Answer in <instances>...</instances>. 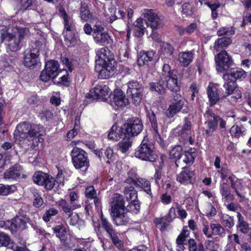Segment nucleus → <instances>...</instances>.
<instances>
[{
	"label": "nucleus",
	"instance_id": "47",
	"mask_svg": "<svg viewBox=\"0 0 251 251\" xmlns=\"http://www.w3.org/2000/svg\"><path fill=\"white\" fill-rule=\"evenodd\" d=\"M210 228L212 230V233L215 235L223 237L226 235L225 229L219 224H211Z\"/></svg>",
	"mask_w": 251,
	"mask_h": 251
},
{
	"label": "nucleus",
	"instance_id": "31",
	"mask_svg": "<svg viewBox=\"0 0 251 251\" xmlns=\"http://www.w3.org/2000/svg\"><path fill=\"white\" fill-rule=\"evenodd\" d=\"M113 103L118 107L126 105L128 103V100L126 98L124 92L121 90L115 92Z\"/></svg>",
	"mask_w": 251,
	"mask_h": 251
},
{
	"label": "nucleus",
	"instance_id": "28",
	"mask_svg": "<svg viewBox=\"0 0 251 251\" xmlns=\"http://www.w3.org/2000/svg\"><path fill=\"white\" fill-rule=\"evenodd\" d=\"M155 52L153 50L141 52L138 55L137 63L140 66L148 65L154 57Z\"/></svg>",
	"mask_w": 251,
	"mask_h": 251
},
{
	"label": "nucleus",
	"instance_id": "36",
	"mask_svg": "<svg viewBox=\"0 0 251 251\" xmlns=\"http://www.w3.org/2000/svg\"><path fill=\"white\" fill-rule=\"evenodd\" d=\"M237 229L242 233L246 234L249 231V225L244 220L243 216L239 212L237 213Z\"/></svg>",
	"mask_w": 251,
	"mask_h": 251
},
{
	"label": "nucleus",
	"instance_id": "64",
	"mask_svg": "<svg viewBox=\"0 0 251 251\" xmlns=\"http://www.w3.org/2000/svg\"><path fill=\"white\" fill-rule=\"evenodd\" d=\"M44 203L43 200L40 195H34V199L33 202V205L36 207H41Z\"/></svg>",
	"mask_w": 251,
	"mask_h": 251
},
{
	"label": "nucleus",
	"instance_id": "13",
	"mask_svg": "<svg viewBox=\"0 0 251 251\" xmlns=\"http://www.w3.org/2000/svg\"><path fill=\"white\" fill-rule=\"evenodd\" d=\"M59 65L57 61L51 60L46 63L45 69L41 72L40 78L44 82L52 80L58 75Z\"/></svg>",
	"mask_w": 251,
	"mask_h": 251
},
{
	"label": "nucleus",
	"instance_id": "12",
	"mask_svg": "<svg viewBox=\"0 0 251 251\" xmlns=\"http://www.w3.org/2000/svg\"><path fill=\"white\" fill-rule=\"evenodd\" d=\"M32 179L35 184L39 186H43L48 190L52 189L55 183L54 177L50 175L41 171L35 172L32 176Z\"/></svg>",
	"mask_w": 251,
	"mask_h": 251
},
{
	"label": "nucleus",
	"instance_id": "46",
	"mask_svg": "<svg viewBox=\"0 0 251 251\" xmlns=\"http://www.w3.org/2000/svg\"><path fill=\"white\" fill-rule=\"evenodd\" d=\"M122 140L118 143L119 150L124 153L127 151L129 148L131 147L132 142L130 138H122Z\"/></svg>",
	"mask_w": 251,
	"mask_h": 251
},
{
	"label": "nucleus",
	"instance_id": "11",
	"mask_svg": "<svg viewBox=\"0 0 251 251\" xmlns=\"http://www.w3.org/2000/svg\"><path fill=\"white\" fill-rule=\"evenodd\" d=\"M59 14L63 19L64 29L63 35L65 40L70 41L74 37L73 30L75 29V24L73 19L67 14L64 7L61 6L58 9Z\"/></svg>",
	"mask_w": 251,
	"mask_h": 251
},
{
	"label": "nucleus",
	"instance_id": "21",
	"mask_svg": "<svg viewBox=\"0 0 251 251\" xmlns=\"http://www.w3.org/2000/svg\"><path fill=\"white\" fill-rule=\"evenodd\" d=\"M29 222V218L26 215L16 216L11 220V233L15 234L26 229Z\"/></svg>",
	"mask_w": 251,
	"mask_h": 251
},
{
	"label": "nucleus",
	"instance_id": "50",
	"mask_svg": "<svg viewBox=\"0 0 251 251\" xmlns=\"http://www.w3.org/2000/svg\"><path fill=\"white\" fill-rule=\"evenodd\" d=\"M52 80L55 84L58 85H63L66 87L69 86L71 81L70 78L69 77V75L67 71L65 72V75H63L59 78V80L56 81L55 78Z\"/></svg>",
	"mask_w": 251,
	"mask_h": 251
},
{
	"label": "nucleus",
	"instance_id": "4",
	"mask_svg": "<svg viewBox=\"0 0 251 251\" xmlns=\"http://www.w3.org/2000/svg\"><path fill=\"white\" fill-rule=\"evenodd\" d=\"M44 126L28 122L18 124L14 132V137L16 141L22 142L28 137H37L42 136L45 133Z\"/></svg>",
	"mask_w": 251,
	"mask_h": 251
},
{
	"label": "nucleus",
	"instance_id": "7",
	"mask_svg": "<svg viewBox=\"0 0 251 251\" xmlns=\"http://www.w3.org/2000/svg\"><path fill=\"white\" fill-rule=\"evenodd\" d=\"M144 127L142 120L137 117L128 119L122 126V130L124 131L126 138H131L138 135Z\"/></svg>",
	"mask_w": 251,
	"mask_h": 251
},
{
	"label": "nucleus",
	"instance_id": "27",
	"mask_svg": "<svg viewBox=\"0 0 251 251\" xmlns=\"http://www.w3.org/2000/svg\"><path fill=\"white\" fill-rule=\"evenodd\" d=\"M23 172V168L21 166L16 164L5 172L4 177L5 179L16 180L20 177Z\"/></svg>",
	"mask_w": 251,
	"mask_h": 251
},
{
	"label": "nucleus",
	"instance_id": "41",
	"mask_svg": "<svg viewBox=\"0 0 251 251\" xmlns=\"http://www.w3.org/2000/svg\"><path fill=\"white\" fill-rule=\"evenodd\" d=\"M182 148L180 146H176L173 147L170 152V158L176 159V164L178 166V163H180V158L182 154Z\"/></svg>",
	"mask_w": 251,
	"mask_h": 251
},
{
	"label": "nucleus",
	"instance_id": "15",
	"mask_svg": "<svg viewBox=\"0 0 251 251\" xmlns=\"http://www.w3.org/2000/svg\"><path fill=\"white\" fill-rule=\"evenodd\" d=\"M204 116L205 119L204 125L206 126L204 131L206 136L209 137L216 130L220 117L209 109L206 110Z\"/></svg>",
	"mask_w": 251,
	"mask_h": 251
},
{
	"label": "nucleus",
	"instance_id": "34",
	"mask_svg": "<svg viewBox=\"0 0 251 251\" xmlns=\"http://www.w3.org/2000/svg\"><path fill=\"white\" fill-rule=\"evenodd\" d=\"M246 128L241 123H237L230 129V133L232 137L239 138L245 134Z\"/></svg>",
	"mask_w": 251,
	"mask_h": 251
},
{
	"label": "nucleus",
	"instance_id": "38",
	"mask_svg": "<svg viewBox=\"0 0 251 251\" xmlns=\"http://www.w3.org/2000/svg\"><path fill=\"white\" fill-rule=\"evenodd\" d=\"M196 156V153L191 149L190 151L182 153L180 158V162L182 161L186 165H191L194 163Z\"/></svg>",
	"mask_w": 251,
	"mask_h": 251
},
{
	"label": "nucleus",
	"instance_id": "20",
	"mask_svg": "<svg viewBox=\"0 0 251 251\" xmlns=\"http://www.w3.org/2000/svg\"><path fill=\"white\" fill-rule=\"evenodd\" d=\"M43 46L40 41H36L35 48L30 49L29 53H27L24 57V63L25 66L31 68L37 64L39 61V52L40 47Z\"/></svg>",
	"mask_w": 251,
	"mask_h": 251
},
{
	"label": "nucleus",
	"instance_id": "51",
	"mask_svg": "<svg viewBox=\"0 0 251 251\" xmlns=\"http://www.w3.org/2000/svg\"><path fill=\"white\" fill-rule=\"evenodd\" d=\"M16 190L14 185H5L3 184H0V195L7 196L13 193Z\"/></svg>",
	"mask_w": 251,
	"mask_h": 251
},
{
	"label": "nucleus",
	"instance_id": "62",
	"mask_svg": "<svg viewBox=\"0 0 251 251\" xmlns=\"http://www.w3.org/2000/svg\"><path fill=\"white\" fill-rule=\"evenodd\" d=\"M220 192L221 196L231 193L230 188L226 182H223L220 184Z\"/></svg>",
	"mask_w": 251,
	"mask_h": 251
},
{
	"label": "nucleus",
	"instance_id": "26",
	"mask_svg": "<svg viewBox=\"0 0 251 251\" xmlns=\"http://www.w3.org/2000/svg\"><path fill=\"white\" fill-rule=\"evenodd\" d=\"M125 201L123 195L119 193L113 194L110 201L111 211L126 209Z\"/></svg>",
	"mask_w": 251,
	"mask_h": 251
},
{
	"label": "nucleus",
	"instance_id": "24",
	"mask_svg": "<svg viewBox=\"0 0 251 251\" xmlns=\"http://www.w3.org/2000/svg\"><path fill=\"white\" fill-rule=\"evenodd\" d=\"M129 185L142 188L146 193L149 195L151 199L152 198L153 195L151 191V183L146 179L139 178L136 180L132 178L128 177L125 181Z\"/></svg>",
	"mask_w": 251,
	"mask_h": 251
},
{
	"label": "nucleus",
	"instance_id": "58",
	"mask_svg": "<svg viewBox=\"0 0 251 251\" xmlns=\"http://www.w3.org/2000/svg\"><path fill=\"white\" fill-rule=\"evenodd\" d=\"M97 192L93 186H87L85 190V196L86 198L92 200L97 196Z\"/></svg>",
	"mask_w": 251,
	"mask_h": 251
},
{
	"label": "nucleus",
	"instance_id": "35",
	"mask_svg": "<svg viewBox=\"0 0 251 251\" xmlns=\"http://www.w3.org/2000/svg\"><path fill=\"white\" fill-rule=\"evenodd\" d=\"M15 242L10 237L3 232H0V247H4L7 249H14Z\"/></svg>",
	"mask_w": 251,
	"mask_h": 251
},
{
	"label": "nucleus",
	"instance_id": "56",
	"mask_svg": "<svg viewBox=\"0 0 251 251\" xmlns=\"http://www.w3.org/2000/svg\"><path fill=\"white\" fill-rule=\"evenodd\" d=\"M58 213V210L54 208H50L44 214L43 219L45 222H48L50 221L52 216L56 215Z\"/></svg>",
	"mask_w": 251,
	"mask_h": 251
},
{
	"label": "nucleus",
	"instance_id": "22",
	"mask_svg": "<svg viewBox=\"0 0 251 251\" xmlns=\"http://www.w3.org/2000/svg\"><path fill=\"white\" fill-rule=\"evenodd\" d=\"M111 92L107 85H97L90 91V98L105 101L110 96Z\"/></svg>",
	"mask_w": 251,
	"mask_h": 251
},
{
	"label": "nucleus",
	"instance_id": "57",
	"mask_svg": "<svg viewBox=\"0 0 251 251\" xmlns=\"http://www.w3.org/2000/svg\"><path fill=\"white\" fill-rule=\"evenodd\" d=\"M91 16L90 11L86 6L80 7V17L82 20L87 21L91 19Z\"/></svg>",
	"mask_w": 251,
	"mask_h": 251
},
{
	"label": "nucleus",
	"instance_id": "2",
	"mask_svg": "<svg viewBox=\"0 0 251 251\" xmlns=\"http://www.w3.org/2000/svg\"><path fill=\"white\" fill-rule=\"evenodd\" d=\"M97 56L95 70L99 74V77L106 79L112 76L117 63L112 52L107 48H102L98 51Z\"/></svg>",
	"mask_w": 251,
	"mask_h": 251
},
{
	"label": "nucleus",
	"instance_id": "49",
	"mask_svg": "<svg viewBox=\"0 0 251 251\" xmlns=\"http://www.w3.org/2000/svg\"><path fill=\"white\" fill-rule=\"evenodd\" d=\"M235 33V28L231 27H222L217 31V35L219 36L226 35L231 37Z\"/></svg>",
	"mask_w": 251,
	"mask_h": 251
},
{
	"label": "nucleus",
	"instance_id": "30",
	"mask_svg": "<svg viewBox=\"0 0 251 251\" xmlns=\"http://www.w3.org/2000/svg\"><path fill=\"white\" fill-rule=\"evenodd\" d=\"M207 94L210 106L215 105L220 99L217 89L213 84H209L207 88Z\"/></svg>",
	"mask_w": 251,
	"mask_h": 251
},
{
	"label": "nucleus",
	"instance_id": "1",
	"mask_svg": "<svg viewBox=\"0 0 251 251\" xmlns=\"http://www.w3.org/2000/svg\"><path fill=\"white\" fill-rule=\"evenodd\" d=\"M163 83H166L167 88L171 92H178L180 90V83L178 81L177 72L172 70L170 66L167 64H164L162 67L161 75L158 82H151L150 86L152 91L163 95L165 92Z\"/></svg>",
	"mask_w": 251,
	"mask_h": 251
},
{
	"label": "nucleus",
	"instance_id": "53",
	"mask_svg": "<svg viewBox=\"0 0 251 251\" xmlns=\"http://www.w3.org/2000/svg\"><path fill=\"white\" fill-rule=\"evenodd\" d=\"M21 6L23 9H34L36 6L35 0H21Z\"/></svg>",
	"mask_w": 251,
	"mask_h": 251
},
{
	"label": "nucleus",
	"instance_id": "40",
	"mask_svg": "<svg viewBox=\"0 0 251 251\" xmlns=\"http://www.w3.org/2000/svg\"><path fill=\"white\" fill-rule=\"evenodd\" d=\"M100 226L106 232L108 235L116 231L111 223L102 214H101L100 218Z\"/></svg>",
	"mask_w": 251,
	"mask_h": 251
},
{
	"label": "nucleus",
	"instance_id": "6",
	"mask_svg": "<svg viewBox=\"0 0 251 251\" xmlns=\"http://www.w3.org/2000/svg\"><path fill=\"white\" fill-rule=\"evenodd\" d=\"M246 75V72L241 68L231 69L229 73L224 74L223 78L225 82L223 87L227 95L233 94L237 86L236 81L245 78Z\"/></svg>",
	"mask_w": 251,
	"mask_h": 251
},
{
	"label": "nucleus",
	"instance_id": "29",
	"mask_svg": "<svg viewBox=\"0 0 251 251\" xmlns=\"http://www.w3.org/2000/svg\"><path fill=\"white\" fill-rule=\"evenodd\" d=\"M148 25L145 20L138 18L134 23V33L137 37H141L143 36L146 30L145 25Z\"/></svg>",
	"mask_w": 251,
	"mask_h": 251
},
{
	"label": "nucleus",
	"instance_id": "25",
	"mask_svg": "<svg viewBox=\"0 0 251 251\" xmlns=\"http://www.w3.org/2000/svg\"><path fill=\"white\" fill-rule=\"evenodd\" d=\"M195 173L188 167H183L182 171L177 175L176 180L181 184L193 183L195 179Z\"/></svg>",
	"mask_w": 251,
	"mask_h": 251
},
{
	"label": "nucleus",
	"instance_id": "61",
	"mask_svg": "<svg viewBox=\"0 0 251 251\" xmlns=\"http://www.w3.org/2000/svg\"><path fill=\"white\" fill-rule=\"evenodd\" d=\"M231 187L234 190V192L239 197L242 199L245 198L244 195L239 191L242 187V183L238 181L237 182H236L234 185L231 186Z\"/></svg>",
	"mask_w": 251,
	"mask_h": 251
},
{
	"label": "nucleus",
	"instance_id": "23",
	"mask_svg": "<svg viewBox=\"0 0 251 251\" xmlns=\"http://www.w3.org/2000/svg\"><path fill=\"white\" fill-rule=\"evenodd\" d=\"M111 215L114 223L117 226H126L130 222L126 209L111 211Z\"/></svg>",
	"mask_w": 251,
	"mask_h": 251
},
{
	"label": "nucleus",
	"instance_id": "54",
	"mask_svg": "<svg viewBox=\"0 0 251 251\" xmlns=\"http://www.w3.org/2000/svg\"><path fill=\"white\" fill-rule=\"evenodd\" d=\"M53 230L56 233V236L61 241L64 240V237L66 234V230L64 226L62 225H57L53 228Z\"/></svg>",
	"mask_w": 251,
	"mask_h": 251
},
{
	"label": "nucleus",
	"instance_id": "19",
	"mask_svg": "<svg viewBox=\"0 0 251 251\" xmlns=\"http://www.w3.org/2000/svg\"><path fill=\"white\" fill-rule=\"evenodd\" d=\"M147 116L151 123L152 127V134L153 138L161 147L165 146L164 141L162 139L159 132L157 122V118L155 113L151 109L147 110Z\"/></svg>",
	"mask_w": 251,
	"mask_h": 251
},
{
	"label": "nucleus",
	"instance_id": "45",
	"mask_svg": "<svg viewBox=\"0 0 251 251\" xmlns=\"http://www.w3.org/2000/svg\"><path fill=\"white\" fill-rule=\"evenodd\" d=\"M140 209V203L138 200H132L126 207V210L134 214H137Z\"/></svg>",
	"mask_w": 251,
	"mask_h": 251
},
{
	"label": "nucleus",
	"instance_id": "17",
	"mask_svg": "<svg viewBox=\"0 0 251 251\" xmlns=\"http://www.w3.org/2000/svg\"><path fill=\"white\" fill-rule=\"evenodd\" d=\"M192 125L190 118L185 117L183 120V125L181 128L177 131L179 140L184 144L189 142L193 144L194 141L192 138Z\"/></svg>",
	"mask_w": 251,
	"mask_h": 251
},
{
	"label": "nucleus",
	"instance_id": "33",
	"mask_svg": "<svg viewBox=\"0 0 251 251\" xmlns=\"http://www.w3.org/2000/svg\"><path fill=\"white\" fill-rule=\"evenodd\" d=\"M194 53L192 51H182L178 54V61L183 67L188 66L192 62Z\"/></svg>",
	"mask_w": 251,
	"mask_h": 251
},
{
	"label": "nucleus",
	"instance_id": "8",
	"mask_svg": "<svg viewBox=\"0 0 251 251\" xmlns=\"http://www.w3.org/2000/svg\"><path fill=\"white\" fill-rule=\"evenodd\" d=\"M73 164L76 169H84L86 170L89 167V160L87 153L83 150L75 147L71 151Z\"/></svg>",
	"mask_w": 251,
	"mask_h": 251
},
{
	"label": "nucleus",
	"instance_id": "9",
	"mask_svg": "<svg viewBox=\"0 0 251 251\" xmlns=\"http://www.w3.org/2000/svg\"><path fill=\"white\" fill-rule=\"evenodd\" d=\"M127 94L130 96L132 101L135 105H138L141 103L144 87L141 83L137 80L132 79L127 83Z\"/></svg>",
	"mask_w": 251,
	"mask_h": 251
},
{
	"label": "nucleus",
	"instance_id": "63",
	"mask_svg": "<svg viewBox=\"0 0 251 251\" xmlns=\"http://www.w3.org/2000/svg\"><path fill=\"white\" fill-rule=\"evenodd\" d=\"M176 216V209L175 207H172L170 208L168 213L164 217L167 221L171 222Z\"/></svg>",
	"mask_w": 251,
	"mask_h": 251
},
{
	"label": "nucleus",
	"instance_id": "42",
	"mask_svg": "<svg viewBox=\"0 0 251 251\" xmlns=\"http://www.w3.org/2000/svg\"><path fill=\"white\" fill-rule=\"evenodd\" d=\"M231 43V40L229 37H222L218 39L215 42L214 48L219 50L221 49L226 47Z\"/></svg>",
	"mask_w": 251,
	"mask_h": 251
},
{
	"label": "nucleus",
	"instance_id": "43",
	"mask_svg": "<svg viewBox=\"0 0 251 251\" xmlns=\"http://www.w3.org/2000/svg\"><path fill=\"white\" fill-rule=\"evenodd\" d=\"M221 223L225 227L232 228L234 226L233 217L226 214H223L221 217Z\"/></svg>",
	"mask_w": 251,
	"mask_h": 251
},
{
	"label": "nucleus",
	"instance_id": "48",
	"mask_svg": "<svg viewBox=\"0 0 251 251\" xmlns=\"http://www.w3.org/2000/svg\"><path fill=\"white\" fill-rule=\"evenodd\" d=\"M118 234V233L115 231L108 235V237L111 239L112 242L114 246H115L118 249L122 250L123 248V243L119 238Z\"/></svg>",
	"mask_w": 251,
	"mask_h": 251
},
{
	"label": "nucleus",
	"instance_id": "59",
	"mask_svg": "<svg viewBox=\"0 0 251 251\" xmlns=\"http://www.w3.org/2000/svg\"><path fill=\"white\" fill-rule=\"evenodd\" d=\"M218 173L221 174V178L222 180H224L226 178H228L231 176H233V174L230 170L226 167H222L218 171Z\"/></svg>",
	"mask_w": 251,
	"mask_h": 251
},
{
	"label": "nucleus",
	"instance_id": "16",
	"mask_svg": "<svg viewBox=\"0 0 251 251\" xmlns=\"http://www.w3.org/2000/svg\"><path fill=\"white\" fill-rule=\"evenodd\" d=\"M143 14L148 21L146 22L148 26H150L152 30H157L162 25L163 18L153 9H144Z\"/></svg>",
	"mask_w": 251,
	"mask_h": 251
},
{
	"label": "nucleus",
	"instance_id": "14",
	"mask_svg": "<svg viewBox=\"0 0 251 251\" xmlns=\"http://www.w3.org/2000/svg\"><path fill=\"white\" fill-rule=\"evenodd\" d=\"M93 37L95 43L101 46L111 45L113 40L104 28L100 25H95Z\"/></svg>",
	"mask_w": 251,
	"mask_h": 251
},
{
	"label": "nucleus",
	"instance_id": "18",
	"mask_svg": "<svg viewBox=\"0 0 251 251\" xmlns=\"http://www.w3.org/2000/svg\"><path fill=\"white\" fill-rule=\"evenodd\" d=\"M215 60L217 69L220 72L226 71L233 64L231 56L225 50H222L215 56Z\"/></svg>",
	"mask_w": 251,
	"mask_h": 251
},
{
	"label": "nucleus",
	"instance_id": "60",
	"mask_svg": "<svg viewBox=\"0 0 251 251\" xmlns=\"http://www.w3.org/2000/svg\"><path fill=\"white\" fill-rule=\"evenodd\" d=\"M186 239L180 236H178L176 239V251H184L185 248L184 247L185 242Z\"/></svg>",
	"mask_w": 251,
	"mask_h": 251
},
{
	"label": "nucleus",
	"instance_id": "5",
	"mask_svg": "<svg viewBox=\"0 0 251 251\" xmlns=\"http://www.w3.org/2000/svg\"><path fill=\"white\" fill-rule=\"evenodd\" d=\"M135 156L143 161L155 162L158 159L154 147L147 136H145L140 146L135 150Z\"/></svg>",
	"mask_w": 251,
	"mask_h": 251
},
{
	"label": "nucleus",
	"instance_id": "37",
	"mask_svg": "<svg viewBox=\"0 0 251 251\" xmlns=\"http://www.w3.org/2000/svg\"><path fill=\"white\" fill-rule=\"evenodd\" d=\"M58 205L67 215H70V214L73 213V211L74 210L80 207V204L69 205L65 200H61L58 202Z\"/></svg>",
	"mask_w": 251,
	"mask_h": 251
},
{
	"label": "nucleus",
	"instance_id": "3",
	"mask_svg": "<svg viewBox=\"0 0 251 251\" xmlns=\"http://www.w3.org/2000/svg\"><path fill=\"white\" fill-rule=\"evenodd\" d=\"M1 42H7L8 49L15 51L21 47V41L26 34V29L14 25H9L6 27L5 25H0Z\"/></svg>",
	"mask_w": 251,
	"mask_h": 251
},
{
	"label": "nucleus",
	"instance_id": "32",
	"mask_svg": "<svg viewBox=\"0 0 251 251\" xmlns=\"http://www.w3.org/2000/svg\"><path fill=\"white\" fill-rule=\"evenodd\" d=\"M116 125H113L108 132L107 137L109 139L114 141H117L121 138H125V132L122 130V126L118 130Z\"/></svg>",
	"mask_w": 251,
	"mask_h": 251
},
{
	"label": "nucleus",
	"instance_id": "39",
	"mask_svg": "<svg viewBox=\"0 0 251 251\" xmlns=\"http://www.w3.org/2000/svg\"><path fill=\"white\" fill-rule=\"evenodd\" d=\"M123 192L127 201L138 200L137 191L133 186L129 185L125 187Z\"/></svg>",
	"mask_w": 251,
	"mask_h": 251
},
{
	"label": "nucleus",
	"instance_id": "52",
	"mask_svg": "<svg viewBox=\"0 0 251 251\" xmlns=\"http://www.w3.org/2000/svg\"><path fill=\"white\" fill-rule=\"evenodd\" d=\"M204 4L210 8L211 10V17L213 20H215L218 17L217 9L220 7V3L219 2L214 3H211L210 2H205Z\"/></svg>",
	"mask_w": 251,
	"mask_h": 251
},
{
	"label": "nucleus",
	"instance_id": "44",
	"mask_svg": "<svg viewBox=\"0 0 251 251\" xmlns=\"http://www.w3.org/2000/svg\"><path fill=\"white\" fill-rule=\"evenodd\" d=\"M174 50V48L169 43L162 42L160 45L161 53L167 56H172Z\"/></svg>",
	"mask_w": 251,
	"mask_h": 251
},
{
	"label": "nucleus",
	"instance_id": "10",
	"mask_svg": "<svg viewBox=\"0 0 251 251\" xmlns=\"http://www.w3.org/2000/svg\"><path fill=\"white\" fill-rule=\"evenodd\" d=\"M170 102L165 113L167 117L170 118L181 111L185 105V100L179 93L176 92L172 95Z\"/></svg>",
	"mask_w": 251,
	"mask_h": 251
},
{
	"label": "nucleus",
	"instance_id": "55",
	"mask_svg": "<svg viewBox=\"0 0 251 251\" xmlns=\"http://www.w3.org/2000/svg\"><path fill=\"white\" fill-rule=\"evenodd\" d=\"M193 5L189 2H185L182 5V14L184 16L191 15L193 14Z\"/></svg>",
	"mask_w": 251,
	"mask_h": 251
}]
</instances>
